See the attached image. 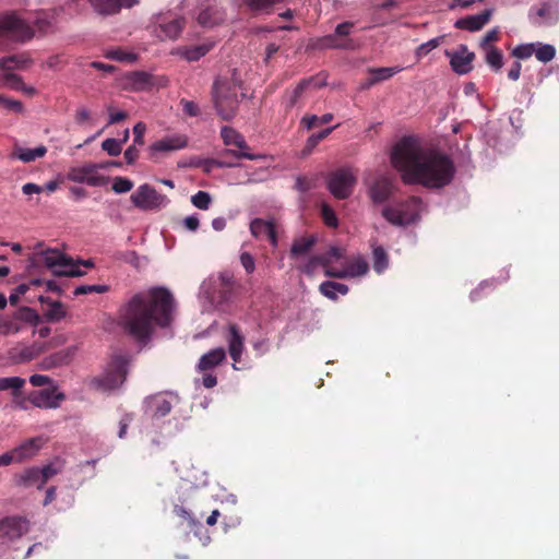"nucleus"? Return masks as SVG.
I'll return each instance as SVG.
<instances>
[{
    "mask_svg": "<svg viewBox=\"0 0 559 559\" xmlns=\"http://www.w3.org/2000/svg\"><path fill=\"white\" fill-rule=\"evenodd\" d=\"M393 167L401 173L406 185H421L429 189H441L450 185L456 168L453 159L435 148H425L412 138L401 139L391 153Z\"/></svg>",
    "mask_w": 559,
    "mask_h": 559,
    "instance_id": "obj_1",
    "label": "nucleus"
},
{
    "mask_svg": "<svg viewBox=\"0 0 559 559\" xmlns=\"http://www.w3.org/2000/svg\"><path fill=\"white\" fill-rule=\"evenodd\" d=\"M175 310L173 294L165 287H152L134 294L120 307L118 322L129 336L146 345L156 328L170 326Z\"/></svg>",
    "mask_w": 559,
    "mask_h": 559,
    "instance_id": "obj_2",
    "label": "nucleus"
},
{
    "mask_svg": "<svg viewBox=\"0 0 559 559\" xmlns=\"http://www.w3.org/2000/svg\"><path fill=\"white\" fill-rule=\"evenodd\" d=\"M421 207V199L413 195L404 201L385 205L382 216L394 226H407L419 219Z\"/></svg>",
    "mask_w": 559,
    "mask_h": 559,
    "instance_id": "obj_3",
    "label": "nucleus"
},
{
    "mask_svg": "<svg viewBox=\"0 0 559 559\" xmlns=\"http://www.w3.org/2000/svg\"><path fill=\"white\" fill-rule=\"evenodd\" d=\"M213 100L221 118L230 120L238 108V85L228 79H217L213 85Z\"/></svg>",
    "mask_w": 559,
    "mask_h": 559,
    "instance_id": "obj_4",
    "label": "nucleus"
},
{
    "mask_svg": "<svg viewBox=\"0 0 559 559\" xmlns=\"http://www.w3.org/2000/svg\"><path fill=\"white\" fill-rule=\"evenodd\" d=\"M34 264L45 265L52 270L57 276H81L84 273L80 270V262H74L57 249L38 251L33 258Z\"/></svg>",
    "mask_w": 559,
    "mask_h": 559,
    "instance_id": "obj_5",
    "label": "nucleus"
},
{
    "mask_svg": "<svg viewBox=\"0 0 559 559\" xmlns=\"http://www.w3.org/2000/svg\"><path fill=\"white\" fill-rule=\"evenodd\" d=\"M130 364L131 356L128 354H114L104 374L96 380L98 386L104 390H115L120 388L127 379L128 367Z\"/></svg>",
    "mask_w": 559,
    "mask_h": 559,
    "instance_id": "obj_6",
    "label": "nucleus"
},
{
    "mask_svg": "<svg viewBox=\"0 0 559 559\" xmlns=\"http://www.w3.org/2000/svg\"><path fill=\"white\" fill-rule=\"evenodd\" d=\"M66 399L62 392H58L56 386L41 390H33L27 395H17L15 406L22 409H28L31 406L39 408H57Z\"/></svg>",
    "mask_w": 559,
    "mask_h": 559,
    "instance_id": "obj_7",
    "label": "nucleus"
},
{
    "mask_svg": "<svg viewBox=\"0 0 559 559\" xmlns=\"http://www.w3.org/2000/svg\"><path fill=\"white\" fill-rule=\"evenodd\" d=\"M34 35L35 31L16 12L2 13V43L4 40L25 43Z\"/></svg>",
    "mask_w": 559,
    "mask_h": 559,
    "instance_id": "obj_8",
    "label": "nucleus"
},
{
    "mask_svg": "<svg viewBox=\"0 0 559 559\" xmlns=\"http://www.w3.org/2000/svg\"><path fill=\"white\" fill-rule=\"evenodd\" d=\"M356 182V174L352 168L343 167L329 175L328 189L336 199L344 200L353 193Z\"/></svg>",
    "mask_w": 559,
    "mask_h": 559,
    "instance_id": "obj_9",
    "label": "nucleus"
},
{
    "mask_svg": "<svg viewBox=\"0 0 559 559\" xmlns=\"http://www.w3.org/2000/svg\"><path fill=\"white\" fill-rule=\"evenodd\" d=\"M132 204L142 211H155L166 206L168 199L148 183L141 185L130 197Z\"/></svg>",
    "mask_w": 559,
    "mask_h": 559,
    "instance_id": "obj_10",
    "label": "nucleus"
},
{
    "mask_svg": "<svg viewBox=\"0 0 559 559\" xmlns=\"http://www.w3.org/2000/svg\"><path fill=\"white\" fill-rule=\"evenodd\" d=\"M38 314L28 307H22L2 318V335L20 333L38 322Z\"/></svg>",
    "mask_w": 559,
    "mask_h": 559,
    "instance_id": "obj_11",
    "label": "nucleus"
},
{
    "mask_svg": "<svg viewBox=\"0 0 559 559\" xmlns=\"http://www.w3.org/2000/svg\"><path fill=\"white\" fill-rule=\"evenodd\" d=\"M234 155L236 158H246L250 160L264 158L261 154H251L249 152H236L233 148H225L218 153L217 158H206L200 160L197 166L201 167L206 174H210L214 168H231L239 166L238 163L227 160L226 157Z\"/></svg>",
    "mask_w": 559,
    "mask_h": 559,
    "instance_id": "obj_12",
    "label": "nucleus"
},
{
    "mask_svg": "<svg viewBox=\"0 0 559 559\" xmlns=\"http://www.w3.org/2000/svg\"><path fill=\"white\" fill-rule=\"evenodd\" d=\"M102 167V165L94 163L71 167L67 173V179L76 183H86L91 187H102L107 183L106 177L98 174Z\"/></svg>",
    "mask_w": 559,
    "mask_h": 559,
    "instance_id": "obj_13",
    "label": "nucleus"
},
{
    "mask_svg": "<svg viewBox=\"0 0 559 559\" xmlns=\"http://www.w3.org/2000/svg\"><path fill=\"white\" fill-rule=\"evenodd\" d=\"M44 443L45 440L41 437H35L24 441L12 451L2 454V465L19 463L35 456L37 452L43 448Z\"/></svg>",
    "mask_w": 559,
    "mask_h": 559,
    "instance_id": "obj_14",
    "label": "nucleus"
},
{
    "mask_svg": "<svg viewBox=\"0 0 559 559\" xmlns=\"http://www.w3.org/2000/svg\"><path fill=\"white\" fill-rule=\"evenodd\" d=\"M445 56L450 59L452 70L462 75L473 70L475 53L469 51L466 45H460L455 50H445Z\"/></svg>",
    "mask_w": 559,
    "mask_h": 559,
    "instance_id": "obj_15",
    "label": "nucleus"
},
{
    "mask_svg": "<svg viewBox=\"0 0 559 559\" xmlns=\"http://www.w3.org/2000/svg\"><path fill=\"white\" fill-rule=\"evenodd\" d=\"M530 20L537 27L552 26L559 21V11L549 2H544L540 7L531 9Z\"/></svg>",
    "mask_w": 559,
    "mask_h": 559,
    "instance_id": "obj_16",
    "label": "nucleus"
},
{
    "mask_svg": "<svg viewBox=\"0 0 559 559\" xmlns=\"http://www.w3.org/2000/svg\"><path fill=\"white\" fill-rule=\"evenodd\" d=\"M170 396L171 399H168L167 395L159 393L147 397L145 401L146 413L156 419L168 415L173 408V400L176 399V396Z\"/></svg>",
    "mask_w": 559,
    "mask_h": 559,
    "instance_id": "obj_17",
    "label": "nucleus"
},
{
    "mask_svg": "<svg viewBox=\"0 0 559 559\" xmlns=\"http://www.w3.org/2000/svg\"><path fill=\"white\" fill-rule=\"evenodd\" d=\"M394 192V183L391 178L380 176L370 185L368 194L373 203L381 204L390 199Z\"/></svg>",
    "mask_w": 559,
    "mask_h": 559,
    "instance_id": "obj_18",
    "label": "nucleus"
},
{
    "mask_svg": "<svg viewBox=\"0 0 559 559\" xmlns=\"http://www.w3.org/2000/svg\"><path fill=\"white\" fill-rule=\"evenodd\" d=\"M188 145V138L185 134H174L155 141L151 146V155L154 157L157 153H166L185 148Z\"/></svg>",
    "mask_w": 559,
    "mask_h": 559,
    "instance_id": "obj_19",
    "label": "nucleus"
},
{
    "mask_svg": "<svg viewBox=\"0 0 559 559\" xmlns=\"http://www.w3.org/2000/svg\"><path fill=\"white\" fill-rule=\"evenodd\" d=\"M44 352V345L34 343L31 346H15L8 350L7 359L11 364L27 362Z\"/></svg>",
    "mask_w": 559,
    "mask_h": 559,
    "instance_id": "obj_20",
    "label": "nucleus"
},
{
    "mask_svg": "<svg viewBox=\"0 0 559 559\" xmlns=\"http://www.w3.org/2000/svg\"><path fill=\"white\" fill-rule=\"evenodd\" d=\"M250 231L253 237L266 238L273 247L277 246V231L273 222L254 218L250 223Z\"/></svg>",
    "mask_w": 559,
    "mask_h": 559,
    "instance_id": "obj_21",
    "label": "nucleus"
},
{
    "mask_svg": "<svg viewBox=\"0 0 559 559\" xmlns=\"http://www.w3.org/2000/svg\"><path fill=\"white\" fill-rule=\"evenodd\" d=\"M492 9H486L479 14L476 15H467L465 17L459 19L454 26L459 29H465L469 32L480 31L491 19Z\"/></svg>",
    "mask_w": 559,
    "mask_h": 559,
    "instance_id": "obj_22",
    "label": "nucleus"
},
{
    "mask_svg": "<svg viewBox=\"0 0 559 559\" xmlns=\"http://www.w3.org/2000/svg\"><path fill=\"white\" fill-rule=\"evenodd\" d=\"M28 531V521L23 516L2 519V537L19 538Z\"/></svg>",
    "mask_w": 559,
    "mask_h": 559,
    "instance_id": "obj_23",
    "label": "nucleus"
},
{
    "mask_svg": "<svg viewBox=\"0 0 559 559\" xmlns=\"http://www.w3.org/2000/svg\"><path fill=\"white\" fill-rule=\"evenodd\" d=\"M75 352H76V348L74 346L58 350V352L45 357L40 362V367L45 370H49V369L57 368L60 366L69 365L71 362V360L73 359Z\"/></svg>",
    "mask_w": 559,
    "mask_h": 559,
    "instance_id": "obj_24",
    "label": "nucleus"
},
{
    "mask_svg": "<svg viewBox=\"0 0 559 559\" xmlns=\"http://www.w3.org/2000/svg\"><path fill=\"white\" fill-rule=\"evenodd\" d=\"M228 352L235 362H239L245 349V337L236 324L229 325Z\"/></svg>",
    "mask_w": 559,
    "mask_h": 559,
    "instance_id": "obj_25",
    "label": "nucleus"
},
{
    "mask_svg": "<svg viewBox=\"0 0 559 559\" xmlns=\"http://www.w3.org/2000/svg\"><path fill=\"white\" fill-rule=\"evenodd\" d=\"M225 358L226 352L223 347L214 348L201 356L198 364V369L205 372L221 365Z\"/></svg>",
    "mask_w": 559,
    "mask_h": 559,
    "instance_id": "obj_26",
    "label": "nucleus"
},
{
    "mask_svg": "<svg viewBox=\"0 0 559 559\" xmlns=\"http://www.w3.org/2000/svg\"><path fill=\"white\" fill-rule=\"evenodd\" d=\"M221 136L226 146H236V152H247L249 146L237 130L231 127L225 126L221 129Z\"/></svg>",
    "mask_w": 559,
    "mask_h": 559,
    "instance_id": "obj_27",
    "label": "nucleus"
},
{
    "mask_svg": "<svg viewBox=\"0 0 559 559\" xmlns=\"http://www.w3.org/2000/svg\"><path fill=\"white\" fill-rule=\"evenodd\" d=\"M14 483L17 486H22L25 488L36 487L37 489H41L45 486V483H41V477L38 472V467H31L25 469L21 474H16L14 476Z\"/></svg>",
    "mask_w": 559,
    "mask_h": 559,
    "instance_id": "obj_28",
    "label": "nucleus"
},
{
    "mask_svg": "<svg viewBox=\"0 0 559 559\" xmlns=\"http://www.w3.org/2000/svg\"><path fill=\"white\" fill-rule=\"evenodd\" d=\"M33 63L27 52L15 53L2 57V72L12 70H24Z\"/></svg>",
    "mask_w": 559,
    "mask_h": 559,
    "instance_id": "obj_29",
    "label": "nucleus"
},
{
    "mask_svg": "<svg viewBox=\"0 0 559 559\" xmlns=\"http://www.w3.org/2000/svg\"><path fill=\"white\" fill-rule=\"evenodd\" d=\"M126 80L133 91H146L154 85L153 76L145 71L130 72Z\"/></svg>",
    "mask_w": 559,
    "mask_h": 559,
    "instance_id": "obj_30",
    "label": "nucleus"
},
{
    "mask_svg": "<svg viewBox=\"0 0 559 559\" xmlns=\"http://www.w3.org/2000/svg\"><path fill=\"white\" fill-rule=\"evenodd\" d=\"M185 27V20L182 17L174 19L169 22L159 23V33L157 36L160 39H176Z\"/></svg>",
    "mask_w": 559,
    "mask_h": 559,
    "instance_id": "obj_31",
    "label": "nucleus"
},
{
    "mask_svg": "<svg viewBox=\"0 0 559 559\" xmlns=\"http://www.w3.org/2000/svg\"><path fill=\"white\" fill-rule=\"evenodd\" d=\"M224 21V13L217 7H207L198 15V22L202 26L213 27Z\"/></svg>",
    "mask_w": 559,
    "mask_h": 559,
    "instance_id": "obj_32",
    "label": "nucleus"
},
{
    "mask_svg": "<svg viewBox=\"0 0 559 559\" xmlns=\"http://www.w3.org/2000/svg\"><path fill=\"white\" fill-rule=\"evenodd\" d=\"M46 153H47V147L44 145H39L35 148H24L21 146H15L11 156L13 158L21 159L24 163H29L37 158L44 157L46 155Z\"/></svg>",
    "mask_w": 559,
    "mask_h": 559,
    "instance_id": "obj_33",
    "label": "nucleus"
},
{
    "mask_svg": "<svg viewBox=\"0 0 559 559\" xmlns=\"http://www.w3.org/2000/svg\"><path fill=\"white\" fill-rule=\"evenodd\" d=\"M317 240L318 239L316 235H309L295 239L290 248V257L298 258L300 255L307 254L311 251Z\"/></svg>",
    "mask_w": 559,
    "mask_h": 559,
    "instance_id": "obj_34",
    "label": "nucleus"
},
{
    "mask_svg": "<svg viewBox=\"0 0 559 559\" xmlns=\"http://www.w3.org/2000/svg\"><path fill=\"white\" fill-rule=\"evenodd\" d=\"M2 86L10 87L14 91H22L27 95H33L35 93L33 87L24 84L20 75L11 73L10 71L2 72Z\"/></svg>",
    "mask_w": 559,
    "mask_h": 559,
    "instance_id": "obj_35",
    "label": "nucleus"
},
{
    "mask_svg": "<svg viewBox=\"0 0 559 559\" xmlns=\"http://www.w3.org/2000/svg\"><path fill=\"white\" fill-rule=\"evenodd\" d=\"M88 2L102 15L116 14L122 7V0H88Z\"/></svg>",
    "mask_w": 559,
    "mask_h": 559,
    "instance_id": "obj_36",
    "label": "nucleus"
},
{
    "mask_svg": "<svg viewBox=\"0 0 559 559\" xmlns=\"http://www.w3.org/2000/svg\"><path fill=\"white\" fill-rule=\"evenodd\" d=\"M320 293L331 300L337 299V293L346 295L348 293V286L342 283L326 281L321 283L319 286Z\"/></svg>",
    "mask_w": 559,
    "mask_h": 559,
    "instance_id": "obj_37",
    "label": "nucleus"
},
{
    "mask_svg": "<svg viewBox=\"0 0 559 559\" xmlns=\"http://www.w3.org/2000/svg\"><path fill=\"white\" fill-rule=\"evenodd\" d=\"M349 40H343L336 37L335 34H330L317 39L316 48L319 49H346L349 48Z\"/></svg>",
    "mask_w": 559,
    "mask_h": 559,
    "instance_id": "obj_38",
    "label": "nucleus"
},
{
    "mask_svg": "<svg viewBox=\"0 0 559 559\" xmlns=\"http://www.w3.org/2000/svg\"><path fill=\"white\" fill-rule=\"evenodd\" d=\"M25 384V380L20 377L2 378V391L12 390V402L15 405V397L17 395H25L22 388Z\"/></svg>",
    "mask_w": 559,
    "mask_h": 559,
    "instance_id": "obj_39",
    "label": "nucleus"
},
{
    "mask_svg": "<svg viewBox=\"0 0 559 559\" xmlns=\"http://www.w3.org/2000/svg\"><path fill=\"white\" fill-rule=\"evenodd\" d=\"M368 263L362 258L349 262L344 269L345 278L365 275L368 272Z\"/></svg>",
    "mask_w": 559,
    "mask_h": 559,
    "instance_id": "obj_40",
    "label": "nucleus"
},
{
    "mask_svg": "<svg viewBox=\"0 0 559 559\" xmlns=\"http://www.w3.org/2000/svg\"><path fill=\"white\" fill-rule=\"evenodd\" d=\"M485 62L495 72H499L503 66V53L499 48H488L484 50Z\"/></svg>",
    "mask_w": 559,
    "mask_h": 559,
    "instance_id": "obj_41",
    "label": "nucleus"
},
{
    "mask_svg": "<svg viewBox=\"0 0 559 559\" xmlns=\"http://www.w3.org/2000/svg\"><path fill=\"white\" fill-rule=\"evenodd\" d=\"M342 258V249L337 247H331L330 250L325 253L312 257V263H320L321 266H328Z\"/></svg>",
    "mask_w": 559,
    "mask_h": 559,
    "instance_id": "obj_42",
    "label": "nucleus"
},
{
    "mask_svg": "<svg viewBox=\"0 0 559 559\" xmlns=\"http://www.w3.org/2000/svg\"><path fill=\"white\" fill-rule=\"evenodd\" d=\"M373 269L377 273H382L389 265V257L384 248L374 247L372 251Z\"/></svg>",
    "mask_w": 559,
    "mask_h": 559,
    "instance_id": "obj_43",
    "label": "nucleus"
},
{
    "mask_svg": "<svg viewBox=\"0 0 559 559\" xmlns=\"http://www.w3.org/2000/svg\"><path fill=\"white\" fill-rule=\"evenodd\" d=\"M211 45H198L193 47H187L180 50L181 56L188 61H197L201 57L205 56L210 49Z\"/></svg>",
    "mask_w": 559,
    "mask_h": 559,
    "instance_id": "obj_44",
    "label": "nucleus"
},
{
    "mask_svg": "<svg viewBox=\"0 0 559 559\" xmlns=\"http://www.w3.org/2000/svg\"><path fill=\"white\" fill-rule=\"evenodd\" d=\"M66 314V308L60 301L50 302L47 310L45 311V317L50 322H58L63 319Z\"/></svg>",
    "mask_w": 559,
    "mask_h": 559,
    "instance_id": "obj_45",
    "label": "nucleus"
},
{
    "mask_svg": "<svg viewBox=\"0 0 559 559\" xmlns=\"http://www.w3.org/2000/svg\"><path fill=\"white\" fill-rule=\"evenodd\" d=\"M312 83V80H302L300 81L297 86L293 90V92L290 94L287 95V99H286V107L287 108H292L294 107L299 97L301 96V94L304 93V91Z\"/></svg>",
    "mask_w": 559,
    "mask_h": 559,
    "instance_id": "obj_46",
    "label": "nucleus"
},
{
    "mask_svg": "<svg viewBox=\"0 0 559 559\" xmlns=\"http://www.w3.org/2000/svg\"><path fill=\"white\" fill-rule=\"evenodd\" d=\"M444 36H439L436 38H432L421 45H419L416 49V57L417 59H421L426 57L431 50L436 49L440 46V44L443 41Z\"/></svg>",
    "mask_w": 559,
    "mask_h": 559,
    "instance_id": "obj_47",
    "label": "nucleus"
},
{
    "mask_svg": "<svg viewBox=\"0 0 559 559\" xmlns=\"http://www.w3.org/2000/svg\"><path fill=\"white\" fill-rule=\"evenodd\" d=\"M105 57L120 62H134L138 59L135 53L124 51L120 48L108 50Z\"/></svg>",
    "mask_w": 559,
    "mask_h": 559,
    "instance_id": "obj_48",
    "label": "nucleus"
},
{
    "mask_svg": "<svg viewBox=\"0 0 559 559\" xmlns=\"http://www.w3.org/2000/svg\"><path fill=\"white\" fill-rule=\"evenodd\" d=\"M400 71H401V69L396 68V67L374 68V69H369V74H372V76H374L373 82L379 83V82H382V81H385V80L392 78L394 74H396Z\"/></svg>",
    "mask_w": 559,
    "mask_h": 559,
    "instance_id": "obj_49",
    "label": "nucleus"
},
{
    "mask_svg": "<svg viewBox=\"0 0 559 559\" xmlns=\"http://www.w3.org/2000/svg\"><path fill=\"white\" fill-rule=\"evenodd\" d=\"M556 56V49L552 45L549 44H540L537 49H535V57L538 61L547 63L551 61Z\"/></svg>",
    "mask_w": 559,
    "mask_h": 559,
    "instance_id": "obj_50",
    "label": "nucleus"
},
{
    "mask_svg": "<svg viewBox=\"0 0 559 559\" xmlns=\"http://www.w3.org/2000/svg\"><path fill=\"white\" fill-rule=\"evenodd\" d=\"M332 119H333L332 114H324L321 117L311 115V116H305L301 119V123L305 124L306 128L310 130V129L317 127L318 124H326V123L331 122Z\"/></svg>",
    "mask_w": 559,
    "mask_h": 559,
    "instance_id": "obj_51",
    "label": "nucleus"
},
{
    "mask_svg": "<svg viewBox=\"0 0 559 559\" xmlns=\"http://www.w3.org/2000/svg\"><path fill=\"white\" fill-rule=\"evenodd\" d=\"M335 129V127L326 128L318 133H313L307 140L305 148L311 152L322 140L329 136V134Z\"/></svg>",
    "mask_w": 559,
    "mask_h": 559,
    "instance_id": "obj_52",
    "label": "nucleus"
},
{
    "mask_svg": "<svg viewBox=\"0 0 559 559\" xmlns=\"http://www.w3.org/2000/svg\"><path fill=\"white\" fill-rule=\"evenodd\" d=\"M211 202L212 198L206 191H198L191 197V203L200 210H207L211 205Z\"/></svg>",
    "mask_w": 559,
    "mask_h": 559,
    "instance_id": "obj_53",
    "label": "nucleus"
},
{
    "mask_svg": "<svg viewBox=\"0 0 559 559\" xmlns=\"http://www.w3.org/2000/svg\"><path fill=\"white\" fill-rule=\"evenodd\" d=\"M102 148L110 156H118L122 151V142L116 139H106L102 143Z\"/></svg>",
    "mask_w": 559,
    "mask_h": 559,
    "instance_id": "obj_54",
    "label": "nucleus"
},
{
    "mask_svg": "<svg viewBox=\"0 0 559 559\" xmlns=\"http://www.w3.org/2000/svg\"><path fill=\"white\" fill-rule=\"evenodd\" d=\"M499 39H500V31L498 27H495L485 34L479 46L483 50L488 49V48H497L496 46H492L491 43H496Z\"/></svg>",
    "mask_w": 559,
    "mask_h": 559,
    "instance_id": "obj_55",
    "label": "nucleus"
},
{
    "mask_svg": "<svg viewBox=\"0 0 559 559\" xmlns=\"http://www.w3.org/2000/svg\"><path fill=\"white\" fill-rule=\"evenodd\" d=\"M533 53H535L534 44L518 45L511 52L518 59H528Z\"/></svg>",
    "mask_w": 559,
    "mask_h": 559,
    "instance_id": "obj_56",
    "label": "nucleus"
},
{
    "mask_svg": "<svg viewBox=\"0 0 559 559\" xmlns=\"http://www.w3.org/2000/svg\"><path fill=\"white\" fill-rule=\"evenodd\" d=\"M109 290L107 285H81L74 289V295H86L92 293L103 294Z\"/></svg>",
    "mask_w": 559,
    "mask_h": 559,
    "instance_id": "obj_57",
    "label": "nucleus"
},
{
    "mask_svg": "<svg viewBox=\"0 0 559 559\" xmlns=\"http://www.w3.org/2000/svg\"><path fill=\"white\" fill-rule=\"evenodd\" d=\"M321 216L324 222V224L329 227H336L338 224L336 214L332 207L324 204L321 209Z\"/></svg>",
    "mask_w": 559,
    "mask_h": 559,
    "instance_id": "obj_58",
    "label": "nucleus"
},
{
    "mask_svg": "<svg viewBox=\"0 0 559 559\" xmlns=\"http://www.w3.org/2000/svg\"><path fill=\"white\" fill-rule=\"evenodd\" d=\"M133 188V182L123 177H116L112 183V190L116 193H126L129 192Z\"/></svg>",
    "mask_w": 559,
    "mask_h": 559,
    "instance_id": "obj_59",
    "label": "nucleus"
},
{
    "mask_svg": "<svg viewBox=\"0 0 559 559\" xmlns=\"http://www.w3.org/2000/svg\"><path fill=\"white\" fill-rule=\"evenodd\" d=\"M2 108L20 114L23 111L24 107L23 104L20 100L11 99L2 95Z\"/></svg>",
    "mask_w": 559,
    "mask_h": 559,
    "instance_id": "obj_60",
    "label": "nucleus"
},
{
    "mask_svg": "<svg viewBox=\"0 0 559 559\" xmlns=\"http://www.w3.org/2000/svg\"><path fill=\"white\" fill-rule=\"evenodd\" d=\"M180 105L182 106L183 112L190 117H197L200 114L198 105L192 100L181 99Z\"/></svg>",
    "mask_w": 559,
    "mask_h": 559,
    "instance_id": "obj_61",
    "label": "nucleus"
},
{
    "mask_svg": "<svg viewBox=\"0 0 559 559\" xmlns=\"http://www.w3.org/2000/svg\"><path fill=\"white\" fill-rule=\"evenodd\" d=\"M175 512L178 516L186 520L191 528L195 527L198 525V521L192 516V514L187 511L183 507L176 506Z\"/></svg>",
    "mask_w": 559,
    "mask_h": 559,
    "instance_id": "obj_62",
    "label": "nucleus"
},
{
    "mask_svg": "<svg viewBox=\"0 0 559 559\" xmlns=\"http://www.w3.org/2000/svg\"><path fill=\"white\" fill-rule=\"evenodd\" d=\"M38 472L41 477V483H47L51 477L59 473V469L56 468L52 464H48L41 468L38 467Z\"/></svg>",
    "mask_w": 559,
    "mask_h": 559,
    "instance_id": "obj_63",
    "label": "nucleus"
},
{
    "mask_svg": "<svg viewBox=\"0 0 559 559\" xmlns=\"http://www.w3.org/2000/svg\"><path fill=\"white\" fill-rule=\"evenodd\" d=\"M240 262L248 274H251L254 271V259L249 252H242L240 254Z\"/></svg>",
    "mask_w": 559,
    "mask_h": 559,
    "instance_id": "obj_64",
    "label": "nucleus"
}]
</instances>
